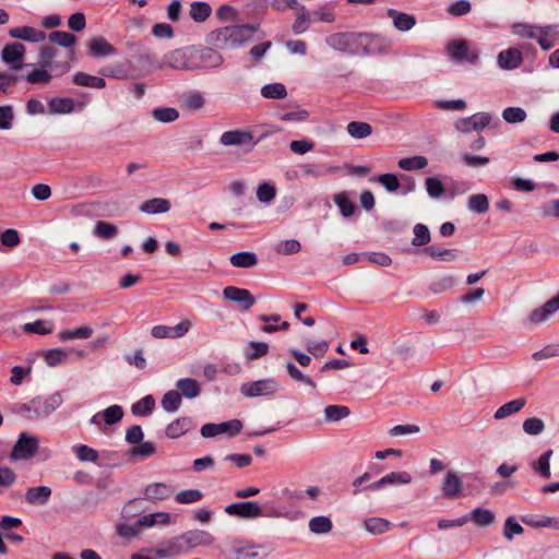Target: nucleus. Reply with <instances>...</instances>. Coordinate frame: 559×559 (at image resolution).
I'll return each mask as SVG.
<instances>
[{
    "instance_id": "obj_1",
    "label": "nucleus",
    "mask_w": 559,
    "mask_h": 559,
    "mask_svg": "<svg viewBox=\"0 0 559 559\" xmlns=\"http://www.w3.org/2000/svg\"><path fill=\"white\" fill-rule=\"evenodd\" d=\"M259 25H230L217 28L210 34V41L219 49H235L252 40Z\"/></svg>"
},
{
    "instance_id": "obj_2",
    "label": "nucleus",
    "mask_w": 559,
    "mask_h": 559,
    "mask_svg": "<svg viewBox=\"0 0 559 559\" xmlns=\"http://www.w3.org/2000/svg\"><path fill=\"white\" fill-rule=\"evenodd\" d=\"M325 41L330 48L343 53L369 55L373 36L367 33H335L328 36Z\"/></svg>"
},
{
    "instance_id": "obj_3",
    "label": "nucleus",
    "mask_w": 559,
    "mask_h": 559,
    "mask_svg": "<svg viewBox=\"0 0 559 559\" xmlns=\"http://www.w3.org/2000/svg\"><path fill=\"white\" fill-rule=\"evenodd\" d=\"M512 33L523 39H534L543 50H549L555 46V39L559 35L558 26H538L530 23H514Z\"/></svg>"
},
{
    "instance_id": "obj_4",
    "label": "nucleus",
    "mask_w": 559,
    "mask_h": 559,
    "mask_svg": "<svg viewBox=\"0 0 559 559\" xmlns=\"http://www.w3.org/2000/svg\"><path fill=\"white\" fill-rule=\"evenodd\" d=\"M62 403L63 399L61 393L55 392L49 395L36 396L27 404H23L21 408L29 419H43L57 411Z\"/></svg>"
},
{
    "instance_id": "obj_5",
    "label": "nucleus",
    "mask_w": 559,
    "mask_h": 559,
    "mask_svg": "<svg viewBox=\"0 0 559 559\" xmlns=\"http://www.w3.org/2000/svg\"><path fill=\"white\" fill-rule=\"evenodd\" d=\"M165 66L179 71H193L192 46L175 49L166 53L163 62L157 63L156 68L163 69Z\"/></svg>"
},
{
    "instance_id": "obj_6",
    "label": "nucleus",
    "mask_w": 559,
    "mask_h": 559,
    "mask_svg": "<svg viewBox=\"0 0 559 559\" xmlns=\"http://www.w3.org/2000/svg\"><path fill=\"white\" fill-rule=\"evenodd\" d=\"M192 61L193 71L210 70L218 68L224 62V58L212 48L192 46Z\"/></svg>"
},
{
    "instance_id": "obj_7",
    "label": "nucleus",
    "mask_w": 559,
    "mask_h": 559,
    "mask_svg": "<svg viewBox=\"0 0 559 559\" xmlns=\"http://www.w3.org/2000/svg\"><path fill=\"white\" fill-rule=\"evenodd\" d=\"M242 429V423L239 419L214 424L209 423L201 427V436L203 438H213L218 435H227L228 437L237 436Z\"/></svg>"
},
{
    "instance_id": "obj_8",
    "label": "nucleus",
    "mask_w": 559,
    "mask_h": 559,
    "mask_svg": "<svg viewBox=\"0 0 559 559\" xmlns=\"http://www.w3.org/2000/svg\"><path fill=\"white\" fill-rule=\"evenodd\" d=\"M449 56L456 62H468L474 64L478 59V51L471 43L464 39L453 40L448 46Z\"/></svg>"
},
{
    "instance_id": "obj_9",
    "label": "nucleus",
    "mask_w": 559,
    "mask_h": 559,
    "mask_svg": "<svg viewBox=\"0 0 559 559\" xmlns=\"http://www.w3.org/2000/svg\"><path fill=\"white\" fill-rule=\"evenodd\" d=\"M38 439L36 437H31L27 433L23 432L20 435L17 441L15 442L10 457L12 460H28L33 457L38 450Z\"/></svg>"
},
{
    "instance_id": "obj_10",
    "label": "nucleus",
    "mask_w": 559,
    "mask_h": 559,
    "mask_svg": "<svg viewBox=\"0 0 559 559\" xmlns=\"http://www.w3.org/2000/svg\"><path fill=\"white\" fill-rule=\"evenodd\" d=\"M559 310V294L548 300L545 305L535 308L531 311L524 324L528 328H534L540 323L546 322L555 312Z\"/></svg>"
},
{
    "instance_id": "obj_11",
    "label": "nucleus",
    "mask_w": 559,
    "mask_h": 559,
    "mask_svg": "<svg viewBox=\"0 0 559 559\" xmlns=\"http://www.w3.org/2000/svg\"><path fill=\"white\" fill-rule=\"evenodd\" d=\"M280 390L278 383L273 379H263L241 385L240 392L247 397L271 395Z\"/></svg>"
},
{
    "instance_id": "obj_12",
    "label": "nucleus",
    "mask_w": 559,
    "mask_h": 559,
    "mask_svg": "<svg viewBox=\"0 0 559 559\" xmlns=\"http://www.w3.org/2000/svg\"><path fill=\"white\" fill-rule=\"evenodd\" d=\"M223 298L238 305L241 311H248L255 304V298L248 289L236 286L225 287Z\"/></svg>"
},
{
    "instance_id": "obj_13",
    "label": "nucleus",
    "mask_w": 559,
    "mask_h": 559,
    "mask_svg": "<svg viewBox=\"0 0 559 559\" xmlns=\"http://www.w3.org/2000/svg\"><path fill=\"white\" fill-rule=\"evenodd\" d=\"M26 52V48L21 43H11L3 47L1 51V60L9 66L13 71L21 70L23 68V59Z\"/></svg>"
},
{
    "instance_id": "obj_14",
    "label": "nucleus",
    "mask_w": 559,
    "mask_h": 559,
    "mask_svg": "<svg viewBox=\"0 0 559 559\" xmlns=\"http://www.w3.org/2000/svg\"><path fill=\"white\" fill-rule=\"evenodd\" d=\"M491 116L487 112H479L467 118H461L455 122V129L462 133L481 131L491 123Z\"/></svg>"
},
{
    "instance_id": "obj_15",
    "label": "nucleus",
    "mask_w": 559,
    "mask_h": 559,
    "mask_svg": "<svg viewBox=\"0 0 559 559\" xmlns=\"http://www.w3.org/2000/svg\"><path fill=\"white\" fill-rule=\"evenodd\" d=\"M225 512L239 519H257L262 516V508L255 501L235 502L225 507Z\"/></svg>"
},
{
    "instance_id": "obj_16",
    "label": "nucleus",
    "mask_w": 559,
    "mask_h": 559,
    "mask_svg": "<svg viewBox=\"0 0 559 559\" xmlns=\"http://www.w3.org/2000/svg\"><path fill=\"white\" fill-rule=\"evenodd\" d=\"M8 35L12 39H19L31 44L43 43L47 38V34L44 31L28 25L12 27L8 31Z\"/></svg>"
},
{
    "instance_id": "obj_17",
    "label": "nucleus",
    "mask_w": 559,
    "mask_h": 559,
    "mask_svg": "<svg viewBox=\"0 0 559 559\" xmlns=\"http://www.w3.org/2000/svg\"><path fill=\"white\" fill-rule=\"evenodd\" d=\"M441 489L444 498L456 499L463 495L464 483L456 472L449 471L444 475Z\"/></svg>"
},
{
    "instance_id": "obj_18",
    "label": "nucleus",
    "mask_w": 559,
    "mask_h": 559,
    "mask_svg": "<svg viewBox=\"0 0 559 559\" xmlns=\"http://www.w3.org/2000/svg\"><path fill=\"white\" fill-rule=\"evenodd\" d=\"M413 477L408 472L400 471V472H391L379 480L371 483L366 487L369 490H379L386 486L393 485H407L412 481Z\"/></svg>"
},
{
    "instance_id": "obj_19",
    "label": "nucleus",
    "mask_w": 559,
    "mask_h": 559,
    "mask_svg": "<svg viewBox=\"0 0 559 559\" xmlns=\"http://www.w3.org/2000/svg\"><path fill=\"white\" fill-rule=\"evenodd\" d=\"M219 142L224 146L254 145L253 134L246 130L226 131L221 135Z\"/></svg>"
},
{
    "instance_id": "obj_20",
    "label": "nucleus",
    "mask_w": 559,
    "mask_h": 559,
    "mask_svg": "<svg viewBox=\"0 0 559 559\" xmlns=\"http://www.w3.org/2000/svg\"><path fill=\"white\" fill-rule=\"evenodd\" d=\"M521 521L534 528H555L559 530V518H550L543 514H524Z\"/></svg>"
},
{
    "instance_id": "obj_21",
    "label": "nucleus",
    "mask_w": 559,
    "mask_h": 559,
    "mask_svg": "<svg viewBox=\"0 0 559 559\" xmlns=\"http://www.w3.org/2000/svg\"><path fill=\"white\" fill-rule=\"evenodd\" d=\"M497 61L501 69L513 70L522 63L523 56L520 49L512 47L499 52Z\"/></svg>"
},
{
    "instance_id": "obj_22",
    "label": "nucleus",
    "mask_w": 559,
    "mask_h": 559,
    "mask_svg": "<svg viewBox=\"0 0 559 559\" xmlns=\"http://www.w3.org/2000/svg\"><path fill=\"white\" fill-rule=\"evenodd\" d=\"M52 490L48 486L29 487L25 492V501L31 506H44L48 502Z\"/></svg>"
},
{
    "instance_id": "obj_23",
    "label": "nucleus",
    "mask_w": 559,
    "mask_h": 559,
    "mask_svg": "<svg viewBox=\"0 0 559 559\" xmlns=\"http://www.w3.org/2000/svg\"><path fill=\"white\" fill-rule=\"evenodd\" d=\"M181 538H183L188 550L213 543V537L210 533L199 530L186 532L181 534Z\"/></svg>"
},
{
    "instance_id": "obj_24",
    "label": "nucleus",
    "mask_w": 559,
    "mask_h": 559,
    "mask_svg": "<svg viewBox=\"0 0 559 559\" xmlns=\"http://www.w3.org/2000/svg\"><path fill=\"white\" fill-rule=\"evenodd\" d=\"M174 488L166 483H153L144 489V497L151 501L164 500L170 497Z\"/></svg>"
},
{
    "instance_id": "obj_25",
    "label": "nucleus",
    "mask_w": 559,
    "mask_h": 559,
    "mask_svg": "<svg viewBox=\"0 0 559 559\" xmlns=\"http://www.w3.org/2000/svg\"><path fill=\"white\" fill-rule=\"evenodd\" d=\"M259 548L258 545L237 543L228 550V559H254Z\"/></svg>"
},
{
    "instance_id": "obj_26",
    "label": "nucleus",
    "mask_w": 559,
    "mask_h": 559,
    "mask_svg": "<svg viewBox=\"0 0 559 559\" xmlns=\"http://www.w3.org/2000/svg\"><path fill=\"white\" fill-rule=\"evenodd\" d=\"M170 207L171 203L169 200L164 198H153L143 202L140 205V211L148 215H155L167 213Z\"/></svg>"
},
{
    "instance_id": "obj_27",
    "label": "nucleus",
    "mask_w": 559,
    "mask_h": 559,
    "mask_svg": "<svg viewBox=\"0 0 559 559\" xmlns=\"http://www.w3.org/2000/svg\"><path fill=\"white\" fill-rule=\"evenodd\" d=\"M386 14L392 19L395 28L401 32H407L416 25V19L412 14L403 13L394 9H389Z\"/></svg>"
},
{
    "instance_id": "obj_28",
    "label": "nucleus",
    "mask_w": 559,
    "mask_h": 559,
    "mask_svg": "<svg viewBox=\"0 0 559 559\" xmlns=\"http://www.w3.org/2000/svg\"><path fill=\"white\" fill-rule=\"evenodd\" d=\"M526 405V399L525 397H519L515 400H512L503 405H501L493 414V418L496 420H501L507 417H510L520 411Z\"/></svg>"
},
{
    "instance_id": "obj_29",
    "label": "nucleus",
    "mask_w": 559,
    "mask_h": 559,
    "mask_svg": "<svg viewBox=\"0 0 559 559\" xmlns=\"http://www.w3.org/2000/svg\"><path fill=\"white\" fill-rule=\"evenodd\" d=\"M552 454L554 451L551 449L547 450L537 460L530 462L531 468L539 476L549 478L551 476L550 459Z\"/></svg>"
},
{
    "instance_id": "obj_30",
    "label": "nucleus",
    "mask_w": 559,
    "mask_h": 559,
    "mask_svg": "<svg viewBox=\"0 0 559 559\" xmlns=\"http://www.w3.org/2000/svg\"><path fill=\"white\" fill-rule=\"evenodd\" d=\"M192 427L193 424L190 417H180L167 426L166 435L171 439H176L186 435Z\"/></svg>"
},
{
    "instance_id": "obj_31",
    "label": "nucleus",
    "mask_w": 559,
    "mask_h": 559,
    "mask_svg": "<svg viewBox=\"0 0 559 559\" xmlns=\"http://www.w3.org/2000/svg\"><path fill=\"white\" fill-rule=\"evenodd\" d=\"M74 110V102L70 97H55L48 102L50 115H66Z\"/></svg>"
},
{
    "instance_id": "obj_32",
    "label": "nucleus",
    "mask_w": 559,
    "mask_h": 559,
    "mask_svg": "<svg viewBox=\"0 0 559 559\" xmlns=\"http://www.w3.org/2000/svg\"><path fill=\"white\" fill-rule=\"evenodd\" d=\"M90 52L95 57H106L115 53V47L103 37H96L88 41Z\"/></svg>"
},
{
    "instance_id": "obj_33",
    "label": "nucleus",
    "mask_w": 559,
    "mask_h": 559,
    "mask_svg": "<svg viewBox=\"0 0 559 559\" xmlns=\"http://www.w3.org/2000/svg\"><path fill=\"white\" fill-rule=\"evenodd\" d=\"M72 81L76 85L97 90L104 88L106 86V82L103 78L94 76L85 72H76L73 75Z\"/></svg>"
},
{
    "instance_id": "obj_34",
    "label": "nucleus",
    "mask_w": 559,
    "mask_h": 559,
    "mask_svg": "<svg viewBox=\"0 0 559 559\" xmlns=\"http://www.w3.org/2000/svg\"><path fill=\"white\" fill-rule=\"evenodd\" d=\"M229 261L235 267L250 269L258 264V257L253 252L241 251L233 254Z\"/></svg>"
},
{
    "instance_id": "obj_35",
    "label": "nucleus",
    "mask_w": 559,
    "mask_h": 559,
    "mask_svg": "<svg viewBox=\"0 0 559 559\" xmlns=\"http://www.w3.org/2000/svg\"><path fill=\"white\" fill-rule=\"evenodd\" d=\"M468 516V521H473L477 526H489L495 520V513L489 509L475 508Z\"/></svg>"
},
{
    "instance_id": "obj_36",
    "label": "nucleus",
    "mask_w": 559,
    "mask_h": 559,
    "mask_svg": "<svg viewBox=\"0 0 559 559\" xmlns=\"http://www.w3.org/2000/svg\"><path fill=\"white\" fill-rule=\"evenodd\" d=\"M308 526L313 534H329L333 528V523L330 518L320 515L311 518Z\"/></svg>"
},
{
    "instance_id": "obj_37",
    "label": "nucleus",
    "mask_w": 559,
    "mask_h": 559,
    "mask_svg": "<svg viewBox=\"0 0 559 559\" xmlns=\"http://www.w3.org/2000/svg\"><path fill=\"white\" fill-rule=\"evenodd\" d=\"M71 352L72 349L67 348L48 349L44 353V360L48 366L55 367L64 362L68 359Z\"/></svg>"
},
{
    "instance_id": "obj_38",
    "label": "nucleus",
    "mask_w": 559,
    "mask_h": 559,
    "mask_svg": "<svg viewBox=\"0 0 559 559\" xmlns=\"http://www.w3.org/2000/svg\"><path fill=\"white\" fill-rule=\"evenodd\" d=\"M177 389L187 399H194L200 394V385L197 380L183 378L177 381Z\"/></svg>"
},
{
    "instance_id": "obj_39",
    "label": "nucleus",
    "mask_w": 559,
    "mask_h": 559,
    "mask_svg": "<svg viewBox=\"0 0 559 559\" xmlns=\"http://www.w3.org/2000/svg\"><path fill=\"white\" fill-rule=\"evenodd\" d=\"M211 5L206 2L195 1L190 5V16L194 22L202 23L211 15Z\"/></svg>"
},
{
    "instance_id": "obj_40",
    "label": "nucleus",
    "mask_w": 559,
    "mask_h": 559,
    "mask_svg": "<svg viewBox=\"0 0 559 559\" xmlns=\"http://www.w3.org/2000/svg\"><path fill=\"white\" fill-rule=\"evenodd\" d=\"M350 414V409L344 405H329L324 408V419L330 423L340 421Z\"/></svg>"
},
{
    "instance_id": "obj_41",
    "label": "nucleus",
    "mask_w": 559,
    "mask_h": 559,
    "mask_svg": "<svg viewBox=\"0 0 559 559\" xmlns=\"http://www.w3.org/2000/svg\"><path fill=\"white\" fill-rule=\"evenodd\" d=\"M170 515L167 512H157L143 515L138 521V526L152 527L156 524H168Z\"/></svg>"
},
{
    "instance_id": "obj_42",
    "label": "nucleus",
    "mask_w": 559,
    "mask_h": 559,
    "mask_svg": "<svg viewBox=\"0 0 559 559\" xmlns=\"http://www.w3.org/2000/svg\"><path fill=\"white\" fill-rule=\"evenodd\" d=\"M467 209L477 214H484L489 209V201L486 194L478 193L468 198Z\"/></svg>"
},
{
    "instance_id": "obj_43",
    "label": "nucleus",
    "mask_w": 559,
    "mask_h": 559,
    "mask_svg": "<svg viewBox=\"0 0 559 559\" xmlns=\"http://www.w3.org/2000/svg\"><path fill=\"white\" fill-rule=\"evenodd\" d=\"M93 234L100 239H112L118 235V228L111 223L98 221L94 226Z\"/></svg>"
},
{
    "instance_id": "obj_44",
    "label": "nucleus",
    "mask_w": 559,
    "mask_h": 559,
    "mask_svg": "<svg viewBox=\"0 0 559 559\" xmlns=\"http://www.w3.org/2000/svg\"><path fill=\"white\" fill-rule=\"evenodd\" d=\"M49 69L50 68H44V64H41V68L34 69L27 73L25 80L32 84L47 85L52 79Z\"/></svg>"
},
{
    "instance_id": "obj_45",
    "label": "nucleus",
    "mask_w": 559,
    "mask_h": 559,
    "mask_svg": "<svg viewBox=\"0 0 559 559\" xmlns=\"http://www.w3.org/2000/svg\"><path fill=\"white\" fill-rule=\"evenodd\" d=\"M364 526L369 533L380 535L390 530L391 523L382 518H370L365 521Z\"/></svg>"
},
{
    "instance_id": "obj_46",
    "label": "nucleus",
    "mask_w": 559,
    "mask_h": 559,
    "mask_svg": "<svg viewBox=\"0 0 559 559\" xmlns=\"http://www.w3.org/2000/svg\"><path fill=\"white\" fill-rule=\"evenodd\" d=\"M397 165L401 169L412 171V170H418L424 169L428 165V159L425 156H412V157H405L401 158L397 162Z\"/></svg>"
},
{
    "instance_id": "obj_47",
    "label": "nucleus",
    "mask_w": 559,
    "mask_h": 559,
    "mask_svg": "<svg viewBox=\"0 0 559 559\" xmlns=\"http://www.w3.org/2000/svg\"><path fill=\"white\" fill-rule=\"evenodd\" d=\"M424 252L435 260L451 262L456 259V251L453 249H440L437 246H429L424 249Z\"/></svg>"
},
{
    "instance_id": "obj_48",
    "label": "nucleus",
    "mask_w": 559,
    "mask_h": 559,
    "mask_svg": "<svg viewBox=\"0 0 559 559\" xmlns=\"http://www.w3.org/2000/svg\"><path fill=\"white\" fill-rule=\"evenodd\" d=\"M92 334V328L84 325L73 330H62L58 333V337L59 340L67 342L74 338H88Z\"/></svg>"
},
{
    "instance_id": "obj_49",
    "label": "nucleus",
    "mask_w": 559,
    "mask_h": 559,
    "mask_svg": "<svg viewBox=\"0 0 559 559\" xmlns=\"http://www.w3.org/2000/svg\"><path fill=\"white\" fill-rule=\"evenodd\" d=\"M152 117L163 123H170L179 118V112L173 107H158L153 109Z\"/></svg>"
},
{
    "instance_id": "obj_50",
    "label": "nucleus",
    "mask_w": 559,
    "mask_h": 559,
    "mask_svg": "<svg viewBox=\"0 0 559 559\" xmlns=\"http://www.w3.org/2000/svg\"><path fill=\"white\" fill-rule=\"evenodd\" d=\"M347 132L354 139H365L372 132L369 123L362 121H352L347 124Z\"/></svg>"
},
{
    "instance_id": "obj_51",
    "label": "nucleus",
    "mask_w": 559,
    "mask_h": 559,
    "mask_svg": "<svg viewBox=\"0 0 559 559\" xmlns=\"http://www.w3.org/2000/svg\"><path fill=\"white\" fill-rule=\"evenodd\" d=\"M155 407V400L152 395H146L132 405V413L136 416H147Z\"/></svg>"
},
{
    "instance_id": "obj_52",
    "label": "nucleus",
    "mask_w": 559,
    "mask_h": 559,
    "mask_svg": "<svg viewBox=\"0 0 559 559\" xmlns=\"http://www.w3.org/2000/svg\"><path fill=\"white\" fill-rule=\"evenodd\" d=\"M48 39L50 43L66 48L72 47L76 41V38L73 34L62 31L51 32L48 35Z\"/></svg>"
},
{
    "instance_id": "obj_53",
    "label": "nucleus",
    "mask_w": 559,
    "mask_h": 559,
    "mask_svg": "<svg viewBox=\"0 0 559 559\" xmlns=\"http://www.w3.org/2000/svg\"><path fill=\"white\" fill-rule=\"evenodd\" d=\"M181 405V394L178 391H168L162 399V407L168 412L174 413L179 409Z\"/></svg>"
},
{
    "instance_id": "obj_54",
    "label": "nucleus",
    "mask_w": 559,
    "mask_h": 559,
    "mask_svg": "<svg viewBox=\"0 0 559 559\" xmlns=\"http://www.w3.org/2000/svg\"><path fill=\"white\" fill-rule=\"evenodd\" d=\"M261 95L265 98L282 99L287 96V91L282 83H271L261 88Z\"/></svg>"
},
{
    "instance_id": "obj_55",
    "label": "nucleus",
    "mask_w": 559,
    "mask_h": 559,
    "mask_svg": "<svg viewBox=\"0 0 559 559\" xmlns=\"http://www.w3.org/2000/svg\"><path fill=\"white\" fill-rule=\"evenodd\" d=\"M204 104L203 95L200 92H193L183 97L181 106L187 110L195 111L203 108Z\"/></svg>"
},
{
    "instance_id": "obj_56",
    "label": "nucleus",
    "mask_w": 559,
    "mask_h": 559,
    "mask_svg": "<svg viewBox=\"0 0 559 559\" xmlns=\"http://www.w3.org/2000/svg\"><path fill=\"white\" fill-rule=\"evenodd\" d=\"M310 15L305 7H300L297 10V17L295 23L293 24V32L295 34H302L309 27Z\"/></svg>"
},
{
    "instance_id": "obj_57",
    "label": "nucleus",
    "mask_w": 559,
    "mask_h": 559,
    "mask_svg": "<svg viewBox=\"0 0 559 559\" xmlns=\"http://www.w3.org/2000/svg\"><path fill=\"white\" fill-rule=\"evenodd\" d=\"M334 202L340 207L341 213L345 217H349L355 212L354 203L348 199V195L345 192H340L334 195Z\"/></svg>"
},
{
    "instance_id": "obj_58",
    "label": "nucleus",
    "mask_w": 559,
    "mask_h": 559,
    "mask_svg": "<svg viewBox=\"0 0 559 559\" xmlns=\"http://www.w3.org/2000/svg\"><path fill=\"white\" fill-rule=\"evenodd\" d=\"M524 528L522 525L515 520L514 516L507 518L503 526V536L508 540H512L515 535L523 534Z\"/></svg>"
},
{
    "instance_id": "obj_59",
    "label": "nucleus",
    "mask_w": 559,
    "mask_h": 559,
    "mask_svg": "<svg viewBox=\"0 0 559 559\" xmlns=\"http://www.w3.org/2000/svg\"><path fill=\"white\" fill-rule=\"evenodd\" d=\"M430 241V231L424 224H416L414 226V238L412 240L413 246H426Z\"/></svg>"
},
{
    "instance_id": "obj_60",
    "label": "nucleus",
    "mask_w": 559,
    "mask_h": 559,
    "mask_svg": "<svg viewBox=\"0 0 559 559\" xmlns=\"http://www.w3.org/2000/svg\"><path fill=\"white\" fill-rule=\"evenodd\" d=\"M526 112L521 107H508L502 111V118L508 123H521L526 119Z\"/></svg>"
},
{
    "instance_id": "obj_61",
    "label": "nucleus",
    "mask_w": 559,
    "mask_h": 559,
    "mask_svg": "<svg viewBox=\"0 0 559 559\" xmlns=\"http://www.w3.org/2000/svg\"><path fill=\"white\" fill-rule=\"evenodd\" d=\"M523 430L530 436H538L545 430V423L537 417H531L523 421Z\"/></svg>"
},
{
    "instance_id": "obj_62",
    "label": "nucleus",
    "mask_w": 559,
    "mask_h": 559,
    "mask_svg": "<svg viewBox=\"0 0 559 559\" xmlns=\"http://www.w3.org/2000/svg\"><path fill=\"white\" fill-rule=\"evenodd\" d=\"M51 323L46 320H37L35 322L25 323L23 325V331L40 335L48 334L51 332Z\"/></svg>"
},
{
    "instance_id": "obj_63",
    "label": "nucleus",
    "mask_w": 559,
    "mask_h": 559,
    "mask_svg": "<svg viewBox=\"0 0 559 559\" xmlns=\"http://www.w3.org/2000/svg\"><path fill=\"white\" fill-rule=\"evenodd\" d=\"M102 418L107 425H114L123 417V409L119 405H111L100 413Z\"/></svg>"
},
{
    "instance_id": "obj_64",
    "label": "nucleus",
    "mask_w": 559,
    "mask_h": 559,
    "mask_svg": "<svg viewBox=\"0 0 559 559\" xmlns=\"http://www.w3.org/2000/svg\"><path fill=\"white\" fill-rule=\"evenodd\" d=\"M276 195V189L273 185L264 182L257 189V198L261 203H270Z\"/></svg>"
}]
</instances>
